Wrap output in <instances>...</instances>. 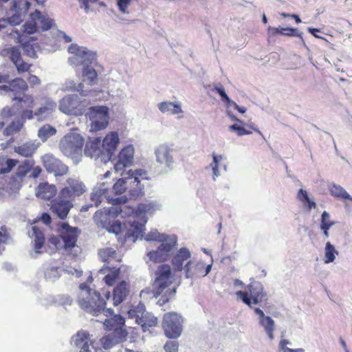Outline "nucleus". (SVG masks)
Here are the masks:
<instances>
[{
  "label": "nucleus",
  "instance_id": "nucleus-44",
  "mask_svg": "<svg viewBox=\"0 0 352 352\" xmlns=\"http://www.w3.org/2000/svg\"><path fill=\"white\" fill-rule=\"evenodd\" d=\"M34 162L33 160H27L23 162L17 167L16 175L21 178L24 177L27 173L31 170L33 167Z\"/></svg>",
  "mask_w": 352,
  "mask_h": 352
},
{
  "label": "nucleus",
  "instance_id": "nucleus-34",
  "mask_svg": "<svg viewBox=\"0 0 352 352\" xmlns=\"http://www.w3.org/2000/svg\"><path fill=\"white\" fill-rule=\"evenodd\" d=\"M297 199L302 204L307 211L316 208V202L311 199L306 190L300 188L297 193Z\"/></svg>",
  "mask_w": 352,
  "mask_h": 352
},
{
  "label": "nucleus",
  "instance_id": "nucleus-24",
  "mask_svg": "<svg viewBox=\"0 0 352 352\" xmlns=\"http://www.w3.org/2000/svg\"><path fill=\"white\" fill-rule=\"evenodd\" d=\"M191 256L190 252L186 248H182L175 254L171 256V264L177 272L184 270V263L189 261Z\"/></svg>",
  "mask_w": 352,
  "mask_h": 352
},
{
  "label": "nucleus",
  "instance_id": "nucleus-8",
  "mask_svg": "<svg viewBox=\"0 0 352 352\" xmlns=\"http://www.w3.org/2000/svg\"><path fill=\"white\" fill-rule=\"evenodd\" d=\"M177 241L176 236L172 235L166 241H162L157 250L148 252L147 256L154 263L165 262L170 258L173 252L177 246Z\"/></svg>",
  "mask_w": 352,
  "mask_h": 352
},
{
  "label": "nucleus",
  "instance_id": "nucleus-33",
  "mask_svg": "<svg viewBox=\"0 0 352 352\" xmlns=\"http://www.w3.org/2000/svg\"><path fill=\"white\" fill-rule=\"evenodd\" d=\"M18 39L26 54L31 58H35L36 52L34 46L30 43V41H34L35 38L34 37H28L26 35L19 34Z\"/></svg>",
  "mask_w": 352,
  "mask_h": 352
},
{
  "label": "nucleus",
  "instance_id": "nucleus-12",
  "mask_svg": "<svg viewBox=\"0 0 352 352\" xmlns=\"http://www.w3.org/2000/svg\"><path fill=\"white\" fill-rule=\"evenodd\" d=\"M134 148L132 145H127L122 148L115 160L113 168L115 172L124 175L126 168L131 166L134 160Z\"/></svg>",
  "mask_w": 352,
  "mask_h": 352
},
{
  "label": "nucleus",
  "instance_id": "nucleus-23",
  "mask_svg": "<svg viewBox=\"0 0 352 352\" xmlns=\"http://www.w3.org/2000/svg\"><path fill=\"white\" fill-rule=\"evenodd\" d=\"M130 293V286L128 283L122 280L113 288L112 300L114 306H118L124 302Z\"/></svg>",
  "mask_w": 352,
  "mask_h": 352
},
{
  "label": "nucleus",
  "instance_id": "nucleus-29",
  "mask_svg": "<svg viewBox=\"0 0 352 352\" xmlns=\"http://www.w3.org/2000/svg\"><path fill=\"white\" fill-rule=\"evenodd\" d=\"M254 312L259 316V322L264 327L269 338L274 339V321L270 316H265L259 308H254Z\"/></svg>",
  "mask_w": 352,
  "mask_h": 352
},
{
  "label": "nucleus",
  "instance_id": "nucleus-13",
  "mask_svg": "<svg viewBox=\"0 0 352 352\" xmlns=\"http://www.w3.org/2000/svg\"><path fill=\"white\" fill-rule=\"evenodd\" d=\"M1 55L8 57L16 68L19 74L30 72L32 64L25 62L18 47H10L3 49Z\"/></svg>",
  "mask_w": 352,
  "mask_h": 352
},
{
  "label": "nucleus",
  "instance_id": "nucleus-17",
  "mask_svg": "<svg viewBox=\"0 0 352 352\" xmlns=\"http://www.w3.org/2000/svg\"><path fill=\"white\" fill-rule=\"evenodd\" d=\"M89 110L93 114L91 118H95L91 124L93 129L99 131L104 129L109 123L108 108L104 106L91 107Z\"/></svg>",
  "mask_w": 352,
  "mask_h": 352
},
{
  "label": "nucleus",
  "instance_id": "nucleus-16",
  "mask_svg": "<svg viewBox=\"0 0 352 352\" xmlns=\"http://www.w3.org/2000/svg\"><path fill=\"white\" fill-rule=\"evenodd\" d=\"M68 52L75 56V58L78 61V65L85 67L89 66L96 59L95 53L88 50L86 47H80L77 44H71Z\"/></svg>",
  "mask_w": 352,
  "mask_h": 352
},
{
  "label": "nucleus",
  "instance_id": "nucleus-47",
  "mask_svg": "<svg viewBox=\"0 0 352 352\" xmlns=\"http://www.w3.org/2000/svg\"><path fill=\"white\" fill-rule=\"evenodd\" d=\"M131 227L132 228V230L131 232L129 231L125 234V238H129L131 236L138 238L139 236L142 235L144 228V226L142 224L140 223L138 221H133L131 223Z\"/></svg>",
  "mask_w": 352,
  "mask_h": 352
},
{
  "label": "nucleus",
  "instance_id": "nucleus-3",
  "mask_svg": "<svg viewBox=\"0 0 352 352\" xmlns=\"http://www.w3.org/2000/svg\"><path fill=\"white\" fill-rule=\"evenodd\" d=\"M124 323V318L119 314L113 315V317L104 320L103 324L105 329L111 331L100 340V344L104 349H111L115 345L126 341L128 332L123 328Z\"/></svg>",
  "mask_w": 352,
  "mask_h": 352
},
{
  "label": "nucleus",
  "instance_id": "nucleus-53",
  "mask_svg": "<svg viewBox=\"0 0 352 352\" xmlns=\"http://www.w3.org/2000/svg\"><path fill=\"white\" fill-rule=\"evenodd\" d=\"M104 228L109 232L118 234L122 232V224L118 221H113L112 220V221L108 225V226H105Z\"/></svg>",
  "mask_w": 352,
  "mask_h": 352
},
{
  "label": "nucleus",
  "instance_id": "nucleus-11",
  "mask_svg": "<svg viewBox=\"0 0 352 352\" xmlns=\"http://www.w3.org/2000/svg\"><path fill=\"white\" fill-rule=\"evenodd\" d=\"M86 186L78 178L69 177L66 180V186L59 191L60 197H66L72 201L86 192Z\"/></svg>",
  "mask_w": 352,
  "mask_h": 352
},
{
  "label": "nucleus",
  "instance_id": "nucleus-18",
  "mask_svg": "<svg viewBox=\"0 0 352 352\" xmlns=\"http://www.w3.org/2000/svg\"><path fill=\"white\" fill-rule=\"evenodd\" d=\"M43 164L47 171L54 173L55 176H63L68 172V167L52 155H45Z\"/></svg>",
  "mask_w": 352,
  "mask_h": 352
},
{
  "label": "nucleus",
  "instance_id": "nucleus-42",
  "mask_svg": "<svg viewBox=\"0 0 352 352\" xmlns=\"http://www.w3.org/2000/svg\"><path fill=\"white\" fill-rule=\"evenodd\" d=\"M338 254V252L336 250L335 247L329 241L327 242L324 248V263H329L333 262Z\"/></svg>",
  "mask_w": 352,
  "mask_h": 352
},
{
  "label": "nucleus",
  "instance_id": "nucleus-10",
  "mask_svg": "<svg viewBox=\"0 0 352 352\" xmlns=\"http://www.w3.org/2000/svg\"><path fill=\"white\" fill-rule=\"evenodd\" d=\"M87 105L76 95L65 96L59 104L60 110L67 115L81 116L86 110Z\"/></svg>",
  "mask_w": 352,
  "mask_h": 352
},
{
  "label": "nucleus",
  "instance_id": "nucleus-21",
  "mask_svg": "<svg viewBox=\"0 0 352 352\" xmlns=\"http://www.w3.org/2000/svg\"><path fill=\"white\" fill-rule=\"evenodd\" d=\"M28 235L32 239L35 252L42 253V248L45 243L44 229L38 225L31 224V228L28 230Z\"/></svg>",
  "mask_w": 352,
  "mask_h": 352
},
{
  "label": "nucleus",
  "instance_id": "nucleus-27",
  "mask_svg": "<svg viewBox=\"0 0 352 352\" xmlns=\"http://www.w3.org/2000/svg\"><path fill=\"white\" fill-rule=\"evenodd\" d=\"M119 142L120 138L117 132L113 131L108 133L101 144L104 155L111 157L116 150Z\"/></svg>",
  "mask_w": 352,
  "mask_h": 352
},
{
  "label": "nucleus",
  "instance_id": "nucleus-58",
  "mask_svg": "<svg viewBox=\"0 0 352 352\" xmlns=\"http://www.w3.org/2000/svg\"><path fill=\"white\" fill-rule=\"evenodd\" d=\"M323 223L329 224V228L335 224V222L330 219V215L327 211H324L321 215L320 226Z\"/></svg>",
  "mask_w": 352,
  "mask_h": 352
},
{
  "label": "nucleus",
  "instance_id": "nucleus-62",
  "mask_svg": "<svg viewBox=\"0 0 352 352\" xmlns=\"http://www.w3.org/2000/svg\"><path fill=\"white\" fill-rule=\"evenodd\" d=\"M28 80L31 87H34L41 84V80L38 76L34 74H30Z\"/></svg>",
  "mask_w": 352,
  "mask_h": 352
},
{
  "label": "nucleus",
  "instance_id": "nucleus-60",
  "mask_svg": "<svg viewBox=\"0 0 352 352\" xmlns=\"http://www.w3.org/2000/svg\"><path fill=\"white\" fill-rule=\"evenodd\" d=\"M22 21V16L19 13H16L8 19V23L12 25H17L20 24Z\"/></svg>",
  "mask_w": 352,
  "mask_h": 352
},
{
  "label": "nucleus",
  "instance_id": "nucleus-25",
  "mask_svg": "<svg viewBox=\"0 0 352 352\" xmlns=\"http://www.w3.org/2000/svg\"><path fill=\"white\" fill-rule=\"evenodd\" d=\"M328 190L332 197L343 201L346 207H352V197L340 185L331 183L329 185Z\"/></svg>",
  "mask_w": 352,
  "mask_h": 352
},
{
  "label": "nucleus",
  "instance_id": "nucleus-50",
  "mask_svg": "<svg viewBox=\"0 0 352 352\" xmlns=\"http://www.w3.org/2000/svg\"><path fill=\"white\" fill-rule=\"evenodd\" d=\"M171 236L165 234H161L158 232L157 231L151 232L148 234H147L145 236V239L148 241H158L162 242V241H166L168 238L170 237Z\"/></svg>",
  "mask_w": 352,
  "mask_h": 352
},
{
  "label": "nucleus",
  "instance_id": "nucleus-19",
  "mask_svg": "<svg viewBox=\"0 0 352 352\" xmlns=\"http://www.w3.org/2000/svg\"><path fill=\"white\" fill-rule=\"evenodd\" d=\"M72 201L66 197H60V195L58 193V197L52 201L50 209L60 219H65L73 207Z\"/></svg>",
  "mask_w": 352,
  "mask_h": 352
},
{
  "label": "nucleus",
  "instance_id": "nucleus-61",
  "mask_svg": "<svg viewBox=\"0 0 352 352\" xmlns=\"http://www.w3.org/2000/svg\"><path fill=\"white\" fill-rule=\"evenodd\" d=\"M140 311L138 310L137 307H132L129 311H128V316L131 318H135L136 320V322L138 323V318H140L141 316H140Z\"/></svg>",
  "mask_w": 352,
  "mask_h": 352
},
{
  "label": "nucleus",
  "instance_id": "nucleus-2",
  "mask_svg": "<svg viewBox=\"0 0 352 352\" xmlns=\"http://www.w3.org/2000/svg\"><path fill=\"white\" fill-rule=\"evenodd\" d=\"M59 226V234L51 236L48 242L55 250H64L68 254L76 256L80 252V248L77 244L80 234L78 228L72 227L67 223H61Z\"/></svg>",
  "mask_w": 352,
  "mask_h": 352
},
{
  "label": "nucleus",
  "instance_id": "nucleus-56",
  "mask_svg": "<svg viewBox=\"0 0 352 352\" xmlns=\"http://www.w3.org/2000/svg\"><path fill=\"white\" fill-rule=\"evenodd\" d=\"M41 221L45 225H50L52 222L51 217L49 214L44 212L41 217H38L34 219L30 224L38 225V221Z\"/></svg>",
  "mask_w": 352,
  "mask_h": 352
},
{
  "label": "nucleus",
  "instance_id": "nucleus-46",
  "mask_svg": "<svg viewBox=\"0 0 352 352\" xmlns=\"http://www.w3.org/2000/svg\"><path fill=\"white\" fill-rule=\"evenodd\" d=\"M56 133V129L47 124L43 126L38 130V135L43 141H46L50 137L54 135Z\"/></svg>",
  "mask_w": 352,
  "mask_h": 352
},
{
  "label": "nucleus",
  "instance_id": "nucleus-45",
  "mask_svg": "<svg viewBox=\"0 0 352 352\" xmlns=\"http://www.w3.org/2000/svg\"><path fill=\"white\" fill-rule=\"evenodd\" d=\"M84 80H88L89 85H94L98 77L96 70L90 66L84 67L82 71Z\"/></svg>",
  "mask_w": 352,
  "mask_h": 352
},
{
  "label": "nucleus",
  "instance_id": "nucleus-28",
  "mask_svg": "<svg viewBox=\"0 0 352 352\" xmlns=\"http://www.w3.org/2000/svg\"><path fill=\"white\" fill-rule=\"evenodd\" d=\"M30 19L36 21L38 24V28H40L43 31L49 30L55 25L53 19H50L47 15L43 14L38 10L31 13Z\"/></svg>",
  "mask_w": 352,
  "mask_h": 352
},
{
  "label": "nucleus",
  "instance_id": "nucleus-64",
  "mask_svg": "<svg viewBox=\"0 0 352 352\" xmlns=\"http://www.w3.org/2000/svg\"><path fill=\"white\" fill-rule=\"evenodd\" d=\"M10 74L9 72H0V84L8 83L10 79Z\"/></svg>",
  "mask_w": 352,
  "mask_h": 352
},
{
  "label": "nucleus",
  "instance_id": "nucleus-38",
  "mask_svg": "<svg viewBox=\"0 0 352 352\" xmlns=\"http://www.w3.org/2000/svg\"><path fill=\"white\" fill-rule=\"evenodd\" d=\"M56 104L52 100H47L45 104L40 107L34 113L36 116H41V119L51 114L56 109Z\"/></svg>",
  "mask_w": 352,
  "mask_h": 352
},
{
  "label": "nucleus",
  "instance_id": "nucleus-1",
  "mask_svg": "<svg viewBox=\"0 0 352 352\" xmlns=\"http://www.w3.org/2000/svg\"><path fill=\"white\" fill-rule=\"evenodd\" d=\"M79 288L78 304L85 312L96 316L102 312L107 316L113 314L111 309H105L106 301L99 292L92 290L86 283H81Z\"/></svg>",
  "mask_w": 352,
  "mask_h": 352
},
{
  "label": "nucleus",
  "instance_id": "nucleus-6",
  "mask_svg": "<svg viewBox=\"0 0 352 352\" xmlns=\"http://www.w3.org/2000/svg\"><path fill=\"white\" fill-rule=\"evenodd\" d=\"M174 278L170 265L162 264L155 272V278L153 283L154 296L161 295L173 282Z\"/></svg>",
  "mask_w": 352,
  "mask_h": 352
},
{
  "label": "nucleus",
  "instance_id": "nucleus-48",
  "mask_svg": "<svg viewBox=\"0 0 352 352\" xmlns=\"http://www.w3.org/2000/svg\"><path fill=\"white\" fill-rule=\"evenodd\" d=\"M23 125V123L19 120L13 121L6 127L4 134L6 135H14L20 131Z\"/></svg>",
  "mask_w": 352,
  "mask_h": 352
},
{
  "label": "nucleus",
  "instance_id": "nucleus-49",
  "mask_svg": "<svg viewBox=\"0 0 352 352\" xmlns=\"http://www.w3.org/2000/svg\"><path fill=\"white\" fill-rule=\"evenodd\" d=\"M37 30H38L37 22L34 20L30 19V21L26 22L23 25L22 33L21 34H23V35H25V34H34L35 32H36ZM16 33L18 34V36L20 34L19 33H18V31H16Z\"/></svg>",
  "mask_w": 352,
  "mask_h": 352
},
{
  "label": "nucleus",
  "instance_id": "nucleus-26",
  "mask_svg": "<svg viewBox=\"0 0 352 352\" xmlns=\"http://www.w3.org/2000/svg\"><path fill=\"white\" fill-rule=\"evenodd\" d=\"M85 155L95 159H98L100 155H104L101 146L100 138H95L88 140L85 146Z\"/></svg>",
  "mask_w": 352,
  "mask_h": 352
},
{
  "label": "nucleus",
  "instance_id": "nucleus-30",
  "mask_svg": "<svg viewBox=\"0 0 352 352\" xmlns=\"http://www.w3.org/2000/svg\"><path fill=\"white\" fill-rule=\"evenodd\" d=\"M172 149L166 144L158 146L155 151L156 158L158 162L165 164L170 166L173 162V157L171 155Z\"/></svg>",
  "mask_w": 352,
  "mask_h": 352
},
{
  "label": "nucleus",
  "instance_id": "nucleus-20",
  "mask_svg": "<svg viewBox=\"0 0 352 352\" xmlns=\"http://www.w3.org/2000/svg\"><path fill=\"white\" fill-rule=\"evenodd\" d=\"M211 270V265H206L202 262H194L189 260L184 265L186 278H197L206 276Z\"/></svg>",
  "mask_w": 352,
  "mask_h": 352
},
{
  "label": "nucleus",
  "instance_id": "nucleus-51",
  "mask_svg": "<svg viewBox=\"0 0 352 352\" xmlns=\"http://www.w3.org/2000/svg\"><path fill=\"white\" fill-rule=\"evenodd\" d=\"M139 0H118L117 5L119 10L123 14L129 13V7L133 1L138 2Z\"/></svg>",
  "mask_w": 352,
  "mask_h": 352
},
{
  "label": "nucleus",
  "instance_id": "nucleus-40",
  "mask_svg": "<svg viewBox=\"0 0 352 352\" xmlns=\"http://www.w3.org/2000/svg\"><path fill=\"white\" fill-rule=\"evenodd\" d=\"M248 128L249 129L236 124H234L229 126V129L232 131H236L239 136L252 134L253 131L259 134H261V131L257 128L254 127L253 124L248 125Z\"/></svg>",
  "mask_w": 352,
  "mask_h": 352
},
{
  "label": "nucleus",
  "instance_id": "nucleus-35",
  "mask_svg": "<svg viewBox=\"0 0 352 352\" xmlns=\"http://www.w3.org/2000/svg\"><path fill=\"white\" fill-rule=\"evenodd\" d=\"M8 83L10 84L12 91L24 93L28 89V85L26 81L22 78L16 77L14 79L10 78Z\"/></svg>",
  "mask_w": 352,
  "mask_h": 352
},
{
  "label": "nucleus",
  "instance_id": "nucleus-43",
  "mask_svg": "<svg viewBox=\"0 0 352 352\" xmlns=\"http://www.w3.org/2000/svg\"><path fill=\"white\" fill-rule=\"evenodd\" d=\"M107 268L110 270L111 272L104 277V281L108 286H112L120 276V269L116 267L112 268L107 267Z\"/></svg>",
  "mask_w": 352,
  "mask_h": 352
},
{
  "label": "nucleus",
  "instance_id": "nucleus-52",
  "mask_svg": "<svg viewBox=\"0 0 352 352\" xmlns=\"http://www.w3.org/2000/svg\"><path fill=\"white\" fill-rule=\"evenodd\" d=\"M18 162L19 161L17 160L8 159L3 166L0 168V174H6L10 173Z\"/></svg>",
  "mask_w": 352,
  "mask_h": 352
},
{
  "label": "nucleus",
  "instance_id": "nucleus-41",
  "mask_svg": "<svg viewBox=\"0 0 352 352\" xmlns=\"http://www.w3.org/2000/svg\"><path fill=\"white\" fill-rule=\"evenodd\" d=\"M155 205L153 203H142L138 204L136 209L133 211L135 216H141L146 214H152L155 211Z\"/></svg>",
  "mask_w": 352,
  "mask_h": 352
},
{
  "label": "nucleus",
  "instance_id": "nucleus-63",
  "mask_svg": "<svg viewBox=\"0 0 352 352\" xmlns=\"http://www.w3.org/2000/svg\"><path fill=\"white\" fill-rule=\"evenodd\" d=\"M296 29L292 28H280V34L285 36L296 35Z\"/></svg>",
  "mask_w": 352,
  "mask_h": 352
},
{
  "label": "nucleus",
  "instance_id": "nucleus-32",
  "mask_svg": "<svg viewBox=\"0 0 352 352\" xmlns=\"http://www.w3.org/2000/svg\"><path fill=\"white\" fill-rule=\"evenodd\" d=\"M138 324H140L144 332L149 331L150 328L155 327L158 324L157 318L150 313L142 315L140 318H138Z\"/></svg>",
  "mask_w": 352,
  "mask_h": 352
},
{
  "label": "nucleus",
  "instance_id": "nucleus-39",
  "mask_svg": "<svg viewBox=\"0 0 352 352\" xmlns=\"http://www.w3.org/2000/svg\"><path fill=\"white\" fill-rule=\"evenodd\" d=\"M158 108L162 113L170 112L173 114H177L182 112L180 105L173 102H162L158 104Z\"/></svg>",
  "mask_w": 352,
  "mask_h": 352
},
{
  "label": "nucleus",
  "instance_id": "nucleus-37",
  "mask_svg": "<svg viewBox=\"0 0 352 352\" xmlns=\"http://www.w3.org/2000/svg\"><path fill=\"white\" fill-rule=\"evenodd\" d=\"M36 151V147L34 144L30 142H25L21 145L14 147V151L23 157H31Z\"/></svg>",
  "mask_w": 352,
  "mask_h": 352
},
{
  "label": "nucleus",
  "instance_id": "nucleus-5",
  "mask_svg": "<svg viewBox=\"0 0 352 352\" xmlns=\"http://www.w3.org/2000/svg\"><path fill=\"white\" fill-rule=\"evenodd\" d=\"M236 295L245 305L252 307V305H258L266 301L267 294L263 285L258 281H252L246 287L245 291H238Z\"/></svg>",
  "mask_w": 352,
  "mask_h": 352
},
{
  "label": "nucleus",
  "instance_id": "nucleus-7",
  "mask_svg": "<svg viewBox=\"0 0 352 352\" xmlns=\"http://www.w3.org/2000/svg\"><path fill=\"white\" fill-rule=\"evenodd\" d=\"M183 318L176 312L166 313L163 316L162 327L165 336L170 339H175L182 334Z\"/></svg>",
  "mask_w": 352,
  "mask_h": 352
},
{
  "label": "nucleus",
  "instance_id": "nucleus-22",
  "mask_svg": "<svg viewBox=\"0 0 352 352\" xmlns=\"http://www.w3.org/2000/svg\"><path fill=\"white\" fill-rule=\"evenodd\" d=\"M74 342L79 352H91V349L97 352L94 342L91 340L89 334L85 331H78L74 337Z\"/></svg>",
  "mask_w": 352,
  "mask_h": 352
},
{
  "label": "nucleus",
  "instance_id": "nucleus-55",
  "mask_svg": "<svg viewBox=\"0 0 352 352\" xmlns=\"http://www.w3.org/2000/svg\"><path fill=\"white\" fill-rule=\"evenodd\" d=\"M289 344V341L287 340H281L279 342V348L283 352H304V349L302 348L292 349L288 348L287 345Z\"/></svg>",
  "mask_w": 352,
  "mask_h": 352
},
{
  "label": "nucleus",
  "instance_id": "nucleus-9",
  "mask_svg": "<svg viewBox=\"0 0 352 352\" xmlns=\"http://www.w3.org/2000/svg\"><path fill=\"white\" fill-rule=\"evenodd\" d=\"M84 142L80 134L70 133L61 139L59 148L64 155L72 157L82 151Z\"/></svg>",
  "mask_w": 352,
  "mask_h": 352
},
{
  "label": "nucleus",
  "instance_id": "nucleus-15",
  "mask_svg": "<svg viewBox=\"0 0 352 352\" xmlns=\"http://www.w3.org/2000/svg\"><path fill=\"white\" fill-rule=\"evenodd\" d=\"M122 212L120 205L113 206L107 209L99 210L94 215V220L97 225L104 228Z\"/></svg>",
  "mask_w": 352,
  "mask_h": 352
},
{
  "label": "nucleus",
  "instance_id": "nucleus-54",
  "mask_svg": "<svg viewBox=\"0 0 352 352\" xmlns=\"http://www.w3.org/2000/svg\"><path fill=\"white\" fill-rule=\"evenodd\" d=\"M213 161L210 164V167L212 169L213 175L214 177H218L219 175V162L222 160L223 157L221 155H217L213 153L212 155Z\"/></svg>",
  "mask_w": 352,
  "mask_h": 352
},
{
  "label": "nucleus",
  "instance_id": "nucleus-31",
  "mask_svg": "<svg viewBox=\"0 0 352 352\" xmlns=\"http://www.w3.org/2000/svg\"><path fill=\"white\" fill-rule=\"evenodd\" d=\"M56 191V188L54 185L41 183L38 185L36 194L41 199L50 200L55 196Z\"/></svg>",
  "mask_w": 352,
  "mask_h": 352
},
{
  "label": "nucleus",
  "instance_id": "nucleus-14",
  "mask_svg": "<svg viewBox=\"0 0 352 352\" xmlns=\"http://www.w3.org/2000/svg\"><path fill=\"white\" fill-rule=\"evenodd\" d=\"M103 197H105L109 204L113 206L120 205L125 203L126 199L125 197L112 198L109 195V189L105 186L104 183H102L99 187L94 188L90 195V199L93 202L91 206H98L102 202Z\"/></svg>",
  "mask_w": 352,
  "mask_h": 352
},
{
  "label": "nucleus",
  "instance_id": "nucleus-36",
  "mask_svg": "<svg viewBox=\"0 0 352 352\" xmlns=\"http://www.w3.org/2000/svg\"><path fill=\"white\" fill-rule=\"evenodd\" d=\"M99 255L103 262L109 263L111 261L120 262L121 259L117 258L118 254L116 250L112 248H105L100 250Z\"/></svg>",
  "mask_w": 352,
  "mask_h": 352
},
{
  "label": "nucleus",
  "instance_id": "nucleus-59",
  "mask_svg": "<svg viewBox=\"0 0 352 352\" xmlns=\"http://www.w3.org/2000/svg\"><path fill=\"white\" fill-rule=\"evenodd\" d=\"M215 91L220 95V96L221 97V100L223 102H226L227 104H230L231 102L230 99L226 94L222 86L215 87Z\"/></svg>",
  "mask_w": 352,
  "mask_h": 352
},
{
  "label": "nucleus",
  "instance_id": "nucleus-4",
  "mask_svg": "<svg viewBox=\"0 0 352 352\" xmlns=\"http://www.w3.org/2000/svg\"><path fill=\"white\" fill-rule=\"evenodd\" d=\"M125 176L119 179L113 186L115 195H122L128 190L131 197L137 198L144 193V186L141 184V180L147 179L146 171L138 169L135 172L129 170Z\"/></svg>",
  "mask_w": 352,
  "mask_h": 352
},
{
  "label": "nucleus",
  "instance_id": "nucleus-57",
  "mask_svg": "<svg viewBox=\"0 0 352 352\" xmlns=\"http://www.w3.org/2000/svg\"><path fill=\"white\" fill-rule=\"evenodd\" d=\"M178 346L177 342L168 341L164 344V349L166 352H178Z\"/></svg>",
  "mask_w": 352,
  "mask_h": 352
}]
</instances>
